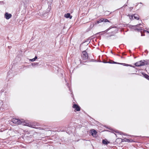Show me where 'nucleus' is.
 <instances>
[{
    "label": "nucleus",
    "mask_w": 149,
    "mask_h": 149,
    "mask_svg": "<svg viewBox=\"0 0 149 149\" xmlns=\"http://www.w3.org/2000/svg\"><path fill=\"white\" fill-rule=\"evenodd\" d=\"M11 120L13 123L15 124H17L18 125L22 124V125L27 126L33 128H37L35 125L31 124L30 123H25L24 120L23 119L20 120L19 119L14 118L12 119Z\"/></svg>",
    "instance_id": "f257e3e1"
},
{
    "label": "nucleus",
    "mask_w": 149,
    "mask_h": 149,
    "mask_svg": "<svg viewBox=\"0 0 149 149\" xmlns=\"http://www.w3.org/2000/svg\"><path fill=\"white\" fill-rule=\"evenodd\" d=\"M148 62L147 61H145L144 60H141L136 63L135 65L136 66H143L145 65H147Z\"/></svg>",
    "instance_id": "f03ea898"
},
{
    "label": "nucleus",
    "mask_w": 149,
    "mask_h": 149,
    "mask_svg": "<svg viewBox=\"0 0 149 149\" xmlns=\"http://www.w3.org/2000/svg\"><path fill=\"white\" fill-rule=\"evenodd\" d=\"M8 107L7 105L3 104V102L0 101V110L2 111Z\"/></svg>",
    "instance_id": "7ed1b4c3"
},
{
    "label": "nucleus",
    "mask_w": 149,
    "mask_h": 149,
    "mask_svg": "<svg viewBox=\"0 0 149 149\" xmlns=\"http://www.w3.org/2000/svg\"><path fill=\"white\" fill-rule=\"evenodd\" d=\"M83 60H86L88 59V56L87 52L84 51L83 52V55L81 56Z\"/></svg>",
    "instance_id": "20e7f679"
},
{
    "label": "nucleus",
    "mask_w": 149,
    "mask_h": 149,
    "mask_svg": "<svg viewBox=\"0 0 149 149\" xmlns=\"http://www.w3.org/2000/svg\"><path fill=\"white\" fill-rule=\"evenodd\" d=\"M141 24H137L135 26H133V28L135 30H136L138 31H140L141 33L142 32L141 30H142V29L140 27L139 28H136V27H138L139 26L141 25Z\"/></svg>",
    "instance_id": "39448f33"
},
{
    "label": "nucleus",
    "mask_w": 149,
    "mask_h": 149,
    "mask_svg": "<svg viewBox=\"0 0 149 149\" xmlns=\"http://www.w3.org/2000/svg\"><path fill=\"white\" fill-rule=\"evenodd\" d=\"M72 107L73 108L75 109L77 111H79L80 110V107L77 104H74L73 105Z\"/></svg>",
    "instance_id": "423d86ee"
},
{
    "label": "nucleus",
    "mask_w": 149,
    "mask_h": 149,
    "mask_svg": "<svg viewBox=\"0 0 149 149\" xmlns=\"http://www.w3.org/2000/svg\"><path fill=\"white\" fill-rule=\"evenodd\" d=\"M12 17L11 14L8 13H5V17L7 19H9Z\"/></svg>",
    "instance_id": "0eeeda50"
},
{
    "label": "nucleus",
    "mask_w": 149,
    "mask_h": 149,
    "mask_svg": "<svg viewBox=\"0 0 149 149\" xmlns=\"http://www.w3.org/2000/svg\"><path fill=\"white\" fill-rule=\"evenodd\" d=\"M64 17L67 18H69L70 19H71L72 17V16L70 15V14L69 13L65 14L64 15Z\"/></svg>",
    "instance_id": "6e6552de"
},
{
    "label": "nucleus",
    "mask_w": 149,
    "mask_h": 149,
    "mask_svg": "<svg viewBox=\"0 0 149 149\" xmlns=\"http://www.w3.org/2000/svg\"><path fill=\"white\" fill-rule=\"evenodd\" d=\"M92 135L93 136H95L96 135L97 132L96 131L94 130L93 129L91 131Z\"/></svg>",
    "instance_id": "1a4fd4ad"
},
{
    "label": "nucleus",
    "mask_w": 149,
    "mask_h": 149,
    "mask_svg": "<svg viewBox=\"0 0 149 149\" xmlns=\"http://www.w3.org/2000/svg\"><path fill=\"white\" fill-rule=\"evenodd\" d=\"M102 20H103V18H101L99 19V20H97L96 22H95V24L96 25L97 24H99L100 23L103 22Z\"/></svg>",
    "instance_id": "9d476101"
},
{
    "label": "nucleus",
    "mask_w": 149,
    "mask_h": 149,
    "mask_svg": "<svg viewBox=\"0 0 149 149\" xmlns=\"http://www.w3.org/2000/svg\"><path fill=\"white\" fill-rule=\"evenodd\" d=\"M134 17L135 19H136L137 20H139V16L136 14H134Z\"/></svg>",
    "instance_id": "9b49d317"
},
{
    "label": "nucleus",
    "mask_w": 149,
    "mask_h": 149,
    "mask_svg": "<svg viewBox=\"0 0 149 149\" xmlns=\"http://www.w3.org/2000/svg\"><path fill=\"white\" fill-rule=\"evenodd\" d=\"M102 143L104 144L105 145H107L108 143H109V142L108 141H107V140H102Z\"/></svg>",
    "instance_id": "f8f14e48"
},
{
    "label": "nucleus",
    "mask_w": 149,
    "mask_h": 149,
    "mask_svg": "<svg viewBox=\"0 0 149 149\" xmlns=\"http://www.w3.org/2000/svg\"><path fill=\"white\" fill-rule=\"evenodd\" d=\"M143 75H144V77L146 78V79H148V80H149V76L147 74H143Z\"/></svg>",
    "instance_id": "ddd939ff"
},
{
    "label": "nucleus",
    "mask_w": 149,
    "mask_h": 149,
    "mask_svg": "<svg viewBox=\"0 0 149 149\" xmlns=\"http://www.w3.org/2000/svg\"><path fill=\"white\" fill-rule=\"evenodd\" d=\"M112 63L119 64H120L123 65H124L126 64H125V63H117L115 62L114 61H113V62ZM126 65H127L126 66H128L130 65H129L127 64H126Z\"/></svg>",
    "instance_id": "4468645a"
},
{
    "label": "nucleus",
    "mask_w": 149,
    "mask_h": 149,
    "mask_svg": "<svg viewBox=\"0 0 149 149\" xmlns=\"http://www.w3.org/2000/svg\"><path fill=\"white\" fill-rule=\"evenodd\" d=\"M37 57L36 56H35L34 58H33L30 59V61H35V60L37 59Z\"/></svg>",
    "instance_id": "2eb2a0df"
},
{
    "label": "nucleus",
    "mask_w": 149,
    "mask_h": 149,
    "mask_svg": "<svg viewBox=\"0 0 149 149\" xmlns=\"http://www.w3.org/2000/svg\"><path fill=\"white\" fill-rule=\"evenodd\" d=\"M128 16L129 17V18L130 19H133V17H134V15H130L129 14H128Z\"/></svg>",
    "instance_id": "dca6fc26"
},
{
    "label": "nucleus",
    "mask_w": 149,
    "mask_h": 149,
    "mask_svg": "<svg viewBox=\"0 0 149 149\" xmlns=\"http://www.w3.org/2000/svg\"><path fill=\"white\" fill-rule=\"evenodd\" d=\"M103 22H109V20L107 19H104L103 18Z\"/></svg>",
    "instance_id": "f3484780"
},
{
    "label": "nucleus",
    "mask_w": 149,
    "mask_h": 149,
    "mask_svg": "<svg viewBox=\"0 0 149 149\" xmlns=\"http://www.w3.org/2000/svg\"><path fill=\"white\" fill-rule=\"evenodd\" d=\"M38 64V63H35L33 64V65H34V66L36 65H37Z\"/></svg>",
    "instance_id": "a211bd4d"
},
{
    "label": "nucleus",
    "mask_w": 149,
    "mask_h": 149,
    "mask_svg": "<svg viewBox=\"0 0 149 149\" xmlns=\"http://www.w3.org/2000/svg\"><path fill=\"white\" fill-rule=\"evenodd\" d=\"M51 9V7L50 6L47 9V11H49Z\"/></svg>",
    "instance_id": "6ab92c4d"
},
{
    "label": "nucleus",
    "mask_w": 149,
    "mask_h": 149,
    "mask_svg": "<svg viewBox=\"0 0 149 149\" xmlns=\"http://www.w3.org/2000/svg\"><path fill=\"white\" fill-rule=\"evenodd\" d=\"M126 142H131L129 139H126V140L125 141Z\"/></svg>",
    "instance_id": "aec40b11"
},
{
    "label": "nucleus",
    "mask_w": 149,
    "mask_h": 149,
    "mask_svg": "<svg viewBox=\"0 0 149 149\" xmlns=\"http://www.w3.org/2000/svg\"><path fill=\"white\" fill-rule=\"evenodd\" d=\"M48 2H52L53 0H47Z\"/></svg>",
    "instance_id": "412c9836"
},
{
    "label": "nucleus",
    "mask_w": 149,
    "mask_h": 149,
    "mask_svg": "<svg viewBox=\"0 0 149 149\" xmlns=\"http://www.w3.org/2000/svg\"><path fill=\"white\" fill-rule=\"evenodd\" d=\"M145 32H148V33H149V31H146V30H145Z\"/></svg>",
    "instance_id": "4be33fe9"
},
{
    "label": "nucleus",
    "mask_w": 149,
    "mask_h": 149,
    "mask_svg": "<svg viewBox=\"0 0 149 149\" xmlns=\"http://www.w3.org/2000/svg\"><path fill=\"white\" fill-rule=\"evenodd\" d=\"M145 36V35L144 34H141V36Z\"/></svg>",
    "instance_id": "5701e85b"
},
{
    "label": "nucleus",
    "mask_w": 149,
    "mask_h": 149,
    "mask_svg": "<svg viewBox=\"0 0 149 149\" xmlns=\"http://www.w3.org/2000/svg\"><path fill=\"white\" fill-rule=\"evenodd\" d=\"M108 63H112V62H108Z\"/></svg>",
    "instance_id": "b1692460"
},
{
    "label": "nucleus",
    "mask_w": 149,
    "mask_h": 149,
    "mask_svg": "<svg viewBox=\"0 0 149 149\" xmlns=\"http://www.w3.org/2000/svg\"><path fill=\"white\" fill-rule=\"evenodd\" d=\"M130 8V10H132V9L133 8L131 7V8Z\"/></svg>",
    "instance_id": "393cba45"
},
{
    "label": "nucleus",
    "mask_w": 149,
    "mask_h": 149,
    "mask_svg": "<svg viewBox=\"0 0 149 149\" xmlns=\"http://www.w3.org/2000/svg\"><path fill=\"white\" fill-rule=\"evenodd\" d=\"M111 53L112 54H113V52H112V51H111Z\"/></svg>",
    "instance_id": "a878e982"
}]
</instances>
